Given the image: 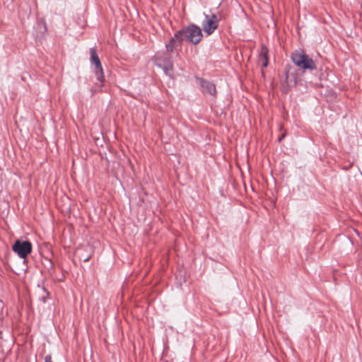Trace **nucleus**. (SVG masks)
I'll list each match as a JSON object with an SVG mask.
<instances>
[{
    "label": "nucleus",
    "instance_id": "obj_11",
    "mask_svg": "<svg viewBox=\"0 0 362 362\" xmlns=\"http://www.w3.org/2000/svg\"><path fill=\"white\" fill-rule=\"evenodd\" d=\"M45 362H52V356L50 355H47L45 357Z\"/></svg>",
    "mask_w": 362,
    "mask_h": 362
},
{
    "label": "nucleus",
    "instance_id": "obj_8",
    "mask_svg": "<svg viewBox=\"0 0 362 362\" xmlns=\"http://www.w3.org/2000/svg\"><path fill=\"white\" fill-rule=\"evenodd\" d=\"M268 53L269 50L266 45H262L259 54V59H262V66L267 67L268 65Z\"/></svg>",
    "mask_w": 362,
    "mask_h": 362
},
{
    "label": "nucleus",
    "instance_id": "obj_13",
    "mask_svg": "<svg viewBox=\"0 0 362 362\" xmlns=\"http://www.w3.org/2000/svg\"><path fill=\"white\" fill-rule=\"evenodd\" d=\"M89 259H90V257H85V258L83 259V261H84V262H88Z\"/></svg>",
    "mask_w": 362,
    "mask_h": 362
},
{
    "label": "nucleus",
    "instance_id": "obj_4",
    "mask_svg": "<svg viewBox=\"0 0 362 362\" xmlns=\"http://www.w3.org/2000/svg\"><path fill=\"white\" fill-rule=\"evenodd\" d=\"M90 62L93 65L95 66V74L97 77V80L101 83L104 81V73L103 66L101 64V62L100 58L97 54L96 49L95 47H91L90 49Z\"/></svg>",
    "mask_w": 362,
    "mask_h": 362
},
{
    "label": "nucleus",
    "instance_id": "obj_9",
    "mask_svg": "<svg viewBox=\"0 0 362 362\" xmlns=\"http://www.w3.org/2000/svg\"><path fill=\"white\" fill-rule=\"evenodd\" d=\"M178 45H180L178 44L177 37H175L174 36L173 37L170 39V40L168 42V43H166L165 47H166V49L168 52H173L175 47Z\"/></svg>",
    "mask_w": 362,
    "mask_h": 362
},
{
    "label": "nucleus",
    "instance_id": "obj_2",
    "mask_svg": "<svg viewBox=\"0 0 362 362\" xmlns=\"http://www.w3.org/2000/svg\"><path fill=\"white\" fill-rule=\"evenodd\" d=\"M291 59L294 64L300 69L313 71L316 69L315 62L303 51H296L292 53Z\"/></svg>",
    "mask_w": 362,
    "mask_h": 362
},
{
    "label": "nucleus",
    "instance_id": "obj_5",
    "mask_svg": "<svg viewBox=\"0 0 362 362\" xmlns=\"http://www.w3.org/2000/svg\"><path fill=\"white\" fill-rule=\"evenodd\" d=\"M195 80L197 83H199L203 94H208L214 98L216 97L217 91L216 85L212 81L198 76L195 77Z\"/></svg>",
    "mask_w": 362,
    "mask_h": 362
},
{
    "label": "nucleus",
    "instance_id": "obj_1",
    "mask_svg": "<svg viewBox=\"0 0 362 362\" xmlns=\"http://www.w3.org/2000/svg\"><path fill=\"white\" fill-rule=\"evenodd\" d=\"M175 37H177L179 45H181L184 40L197 45L202 40L203 35L199 26L190 24L177 31L175 33Z\"/></svg>",
    "mask_w": 362,
    "mask_h": 362
},
{
    "label": "nucleus",
    "instance_id": "obj_12",
    "mask_svg": "<svg viewBox=\"0 0 362 362\" xmlns=\"http://www.w3.org/2000/svg\"><path fill=\"white\" fill-rule=\"evenodd\" d=\"M284 137V135H282L281 136H279V139H278L279 142H280Z\"/></svg>",
    "mask_w": 362,
    "mask_h": 362
},
{
    "label": "nucleus",
    "instance_id": "obj_7",
    "mask_svg": "<svg viewBox=\"0 0 362 362\" xmlns=\"http://www.w3.org/2000/svg\"><path fill=\"white\" fill-rule=\"evenodd\" d=\"M160 67H162L164 73L172 77L173 74V64L170 59L169 58H164L162 60V64H159Z\"/></svg>",
    "mask_w": 362,
    "mask_h": 362
},
{
    "label": "nucleus",
    "instance_id": "obj_15",
    "mask_svg": "<svg viewBox=\"0 0 362 362\" xmlns=\"http://www.w3.org/2000/svg\"><path fill=\"white\" fill-rule=\"evenodd\" d=\"M42 299L43 302H45V299L44 296L42 297Z\"/></svg>",
    "mask_w": 362,
    "mask_h": 362
},
{
    "label": "nucleus",
    "instance_id": "obj_14",
    "mask_svg": "<svg viewBox=\"0 0 362 362\" xmlns=\"http://www.w3.org/2000/svg\"><path fill=\"white\" fill-rule=\"evenodd\" d=\"M49 264H50V267H52V262L51 261H49Z\"/></svg>",
    "mask_w": 362,
    "mask_h": 362
},
{
    "label": "nucleus",
    "instance_id": "obj_16",
    "mask_svg": "<svg viewBox=\"0 0 362 362\" xmlns=\"http://www.w3.org/2000/svg\"><path fill=\"white\" fill-rule=\"evenodd\" d=\"M44 291L47 293V290L44 288H43Z\"/></svg>",
    "mask_w": 362,
    "mask_h": 362
},
{
    "label": "nucleus",
    "instance_id": "obj_10",
    "mask_svg": "<svg viewBox=\"0 0 362 362\" xmlns=\"http://www.w3.org/2000/svg\"><path fill=\"white\" fill-rule=\"evenodd\" d=\"M209 20H212L214 22H218L217 16L216 14H211V16H209Z\"/></svg>",
    "mask_w": 362,
    "mask_h": 362
},
{
    "label": "nucleus",
    "instance_id": "obj_3",
    "mask_svg": "<svg viewBox=\"0 0 362 362\" xmlns=\"http://www.w3.org/2000/svg\"><path fill=\"white\" fill-rule=\"evenodd\" d=\"M12 250L20 258L25 259L32 252V244L28 240H17L13 245Z\"/></svg>",
    "mask_w": 362,
    "mask_h": 362
},
{
    "label": "nucleus",
    "instance_id": "obj_6",
    "mask_svg": "<svg viewBox=\"0 0 362 362\" xmlns=\"http://www.w3.org/2000/svg\"><path fill=\"white\" fill-rule=\"evenodd\" d=\"M218 22H214L209 19V16L205 15V21L202 23V27L204 32L208 34H212L218 28Z\"/></svg>",
    "mask_w": 362,
    "mask_h": 362
}]
</instances>
